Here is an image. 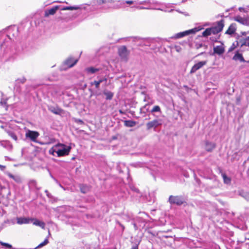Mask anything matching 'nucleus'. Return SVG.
Here are the masks:
<instances>
[{
  "instance_id": "obj_41",
  "label": "nucleus",
  "mask_w": 249,
  "mask_h": 249,
  "mask_svg": "<svg viewBox=\"0 0 249 249\" xmlns=\"http://www.w3.org/2000/svg\"><path fill=\"white\" fill-rule=\"evenodd\" d=\"M142 42L143 43V44L145 45H148V44H147V42H148V40H142Z\"/></svg>"
},
{
  "instance_id": "obj_50",
  "label": "nucleus",
  "mask_w": 249,
  "mask_h": 249,
  "mask_svg": "<svg viewBox=\"0 0 249 249\" xmlns=\"http://www.w3.org/2000/svg\"><path fill=\"white\" fill-rule=\"evenodd\" d=\"M133 225H134V226L136 228V224L134 223V224H133Z\"/></svg>"
},
{
  "instance_id": "obj_7",
  "label": "nucleus",
  "mask_w": 249,
  "mask_h": 249,
  "mask_svg": "<svg viewBox=\"0 0 249 249\" xmlns=\"http://www.w3.org/2000/svg\"><path fill=\"white\" fill-rule=\"evenodd\" d=\"M39 136V134L38 132L36 131H32L28 129L25 134V137L29 138L30 140L33 142H36V139Z\"/></svg>"
},
{
  "instance_id": "obj_9",
  "label": "nucleus",
  "mask_w": 249,
  "mask_h": 249,
  "mask_svg": "<svg viewBox=\"0 0 249 249\" xmlns=\"http://www.w3.org/2000/svg\"><path fill=\"white\" fill-rule=\"evenodd\" d=\"M207 61H202L195 64L190 71V73H194L207 64Z\"/></svg>"
},
{
  "instance_id": "obj_37",
  "label": "nucleus",
  "mask_w": 249,
  "mask_h": 249,
  "mask_svg": "<svg viewBox=\"0 0 249 249\" xmlns=\"http://www.w3.org/2000/svg\"><path fill=\"white\" fill-rule=\"evenodd\" d=\"M245 199L249 200V194L245 193L244 195L242 196Z\"/></svg>"
},
{
  "instance_id": "obj_27",
  "label": "nucleus",
  "mask_w": 249,
  "mask_h": 249,
  "mask_svg": "<svg viewBox=\"0 0 249 249\" xmlns=\"http://www.w3.org/2000/svg\"><path fill=\"white\" fill-rule=\"evenodd\" d=\"M57 147H58L57 146V144L54 145L49 150V154L52 155H54V153L57 154Z\"/></svg>"
},
{
  "instance_id": "obj_12",
  "label": "nucleus",
  "mask_w": 249,
  "mask_h": 249,
  "mask_svg": "<svg viewBox=\"0 0 249 249\" xmlns=\"http://www.w3.org/2000/svg\"><path fill=\"white\" fill-rule=\"evenodd\" d=\"M233 19L243 25H247L248 23V19L246 18H243L239 16H235Z\"/></svg>"
},
{
  "instance_id": "obj_22",
  "label": "nucleus",
  "mask_w": 249,
  "mask_h": 249,
  "mask_svg": "<svg viewBox=\"0 0 249 249\" xmlns=\"http://www.w3.org/2000/svg\"><path fill=\"white\" fill-rule=\"evenodd\" d=\"M215 147V144L213 143L206 142L205 149L207 151H212Z\"/></svg>"
},
{
  "instance_id": "obj_29",
  "label": "nucleus",
  "mask_w": 249,
  "mask_h": 249,
  "mask_svg": "<svg viewBox=\"0 0 249 249\" xmlns=\"http://www.w3.org/2000/svg\"><path fill=\"white\" fill-rule=\"evenodd\" d=\"M212 35L210 28L206 29L203 33L202 36L204 37H207L208 36Z\"/></svg>"
},
{
  "instance_id": "obj_26",
  "label": "nucleus",
  "mask_w": 249,
  "mask_h": 249,
  "mask_svg": "<svg viewBox=\"0 0 249 249\" xmlns=\"http://www.w3.org/2000/svg\"><path fill=\"white\" fill-rule=\"evenodd\" d=\"M104 94L106 95V100H111L113 96V93L110 91H106L104 92Z\"/></svg>"
},
{
  "instance_id": "obj_40",
  "label": "nucleus",
  "mask_w": 249,
  "mask_h": 249,
  "mask_svg": "<svg viewBox=\"0 0 249 249\" xmlns=\"http://www.w3.org/2000/svg\"><path fill=\"white\" fill-rule=\"evenodd\" d=\"M175 48L177 52H179L181 50V48L179 46H176Z\"/></svg>"
},
{
  "instance_id": "obj_23",
  "label": "nucleus",
  "mask_w": 249,
  "mask_h": 249,
  "mask_svg": "<svg viewBox=\"0 0 249 249\" xmlns=\"http://www.w3.org/2000/svg\"><path fill=\"white\" fill-rule=\"evenodd\" d=\"M6 133L8 135L10 136L13 140L17 141L18 140V138L16 135V134L12 130H6Z\"/></svg>"
},
{
  "instance_id": "obj_34",
  "label": "nucleus",
  "mask_w": 249,
  "mask_h": 249,
  "mask_svg": "<svg viewBox=\"0 0 249 249\" xmlns=\"http://www.w3.org/2000/svg\"><path fill=\"white\" fill-rule=\"evenodd\" d=\"M223 177L225 183H229L230 182L231 179H230V178L227 177L225 175H223Z\"/></svg>"
},
{
  "instance_id": "obj_20",
  "label": "nucleus",
  "mask_w": 249,
  "mask_h": 249,
  "mask_svg": "<svg viewBox=\"0 0 249 249\" xmlns=\"http://www.w3.org/2000/svg\"><path fill=\"white\" fill-rule=\"evenodd\" d=\"M107 81V79L106 78H104L101 79L98 81H94L93 82H92L90 83V84L92 86L94 85L95 86L96 89H99L100 84L102 82H103L104 81L106 82Z\"/></svg>"
},
{
  "instance_id": "obj_11",
  "label": "nucleus",
  "mask_w": 249,
  "mask_h": 249,
  "mask_svg": "<svg viewBox=\"0 0 249 249\" xmlns=\"http://www.w3.org/2000/svg\"><path fill=\"white\" fill-rule=\"evenodd\" d=\"M6 174L11 179H13L16 183L20 184L22 182V179L19 175H13L9 172H6Z\"/></svg>"
},
{
  "instance_id": "obj_39",
  "label": "nucleus",
  "mask_w": 249,
  "mask_h": 249,
  "mask_svg": "<svg viewBox=\"0 0 249 249\" xmlns=\"http://www.w3.org/2000/svg\"><path fill=\"white\" fill-rule=\"evenodd\" d=\"M6 168V166L0 164V170L3 171Z\"/></svg>"
},
{
  "instance_id": "obj_44",
  "label": "nucleus",
  "mask_w": 249,
  "mask_h": 249,
  "mask_svg": "<svg viewBox=\"0 0 249 249\" xmlns=\"http://www.w3.org/2000/svg\"><path fill=\"white\" fill-rule=\"evenodd\" d=\"M119 225L121 226V227L122 228L123 230H124V227L120 223H119Z\"/></svg>"
},
{
  "instance_id": "obj_19",
  "label": "nucleus",
  "mask_w": 249,
  "mask_h": 249,
  "mask_svg": "<svg viewBox=\"0 0 249 249\" xmlns=\"http://www.w3.org/2000/svg\"><path fill=\"white\" fill-rule=\"evenodd\" d=\"M235 61H239L242 62H245V59H244L241 53H240L238 52H236L235 54L233 57L232 58Z\"/></svg>"
},
{
  "instance_id": "obj_21",
  "label": "nucleus",
  "mask_w": 249,
  "mask_h": 249,
  "mask_svg": "<svg viewBox=\"0 0 249 249\" xmlns=\"http://www.w3.org/2000/svg\"><path fill=\"white\" fill-rule=\"evenodd\" d=\"M32 222H33L34 225L39 226L43 229H45V224L44 222L39 221V220L35 218H34L33 221Z\"/></svg>"
},
{
  "instance_id": "obj_33",
  "label": "nucleus",
  "mask_w": 249,
  "mask_h": 249,
  "mask_svg": "<svg viewBox=\"0 0 249 249\" xmlns=\"http://www.w3.org/2000/svg\"><path fill=\"white\" fill-rule=\"evenodd\" d=\"M120 4L127 3L129 4H132L133 3V1L132 0H126V1H119Z\"/></svg>"
},
{
  "instance_id": "obj_49",
  "label": "nucleus",
  "mask_w": 249,
  "mask_h": 249,
  "mask_svg": "<svg viewBox=\"0 0 249 249\" xmlns=\"http://www.w3.org/2000/svg\"><path fill=\"white\" fill-rule=\"evenodd\" d=\"M134 39L136 40H140V38H138L137 37H135Z\"/></svg>"
},
{
  "instance_id": "obj_16",
  "label": "nucleus",
  "mask_w": 249,
  "mask_h": 249,
  "mask_svg": "<svg viewBox=\"0 0 249 249\" xmlns=\"http://www.w3.org/2000/svg\"><path fill=\"white\" fill-rule=\"evenodd\" d=\"M214 53L219 55L222 54L225 51L224 47L222 44L219 46H217L213 48Z\"/></svg>"
},
{
  "instance_id": "obj_1",
  "label": "nucleus",
  "mask_w": 249,
  "mask_h": 249,
  "mask_svg": "<svg viewBox=\"0 0 249 249\" xmlns=\"http://www.w3.org/2000/svg\"><path fill=\"white\" fill-rule=\"evenodd\" d=\"M57 155L58 157H62L69 155L71 147L64 144H57Z\"/></svg>"
},
{
  "instance_id": "obj_48",
  "label": "nucleus",
  "mask_w": 249,
  "mask_h": 249,
  "mask_svg": "<svg viewBox=\"0 0 249 249\" xmlns=\"http://www.w3.org/2000/svg\"><path fill=\"white\" fill-rule=\"evenodd\" d=\"M45 192H46V193L47 195L48 196H49V194H48V191H47V190H46V191H45Z\"/></svg>"
},
{
  "instance_id": "obj_25",
  "label": "nucleus",
  "mask_w": 249,
  "mask_h": 249,
  "mask_svg": "<svg viewBox=\"0 0 249 249\" xmlns=\"http://www.w3.org/2000/svg\"><path fill=\"white\" fill-rule=\"evenodd\" d=\"M87 72L89 73H94L99 71V69L95 68L94 67H89L86 69Z\"/></svg>"
},
{
  "instance_id": "obj_47",
  "label": "nucleus",
  "mask_w": 249,
  "mask_h": 249,
  "mask_svg": "<svg viewBox=\"0 0 249 249\" xmlns=\"http://www.w3.org/2000/svg\"><path fill=\"white\" fill-rule=\"evenodd\" d=\"M131 249H138V248L136 247H133Z\"/></svg>"
},
{
  "instance_id": "obj_5",
  "label": "nucleus",
  "mask_w": 249,
  "mask_h": 249,
  "mask_svg": "<svg viewBox=\"0 0 249 249\" xmlns=\"http://www.w3.org/2000/svg\"><path fill=\"white\" fill-rule=\"evenodd\" d=\"M168 201L172 205H181L184 202V200L181 196H170Z\"/></svg>"
},
{
  "instance_id": "obj_43",
  "label": "nucleus",
  "mask_w": 249,
  "mask_h": 249,
  "mask_svg": "<svg viewBox=\"0 0 249 249\" xmlns=\"http://www.w3.org/2000/svg\"><path fill=\"white\" fill-rule=\"evenodd\" d=\"M217 39L216 38H213V37H212V38H211V39L213 41H216L217 40Z\"/></svg>"
},
{
  "instance_id": "obj_17",
  "label": "nucleus",
  "mask_w": 249,
  "mask_h": 249,
  "mask_svg": "<svg viewBox=\"0 0 249 249\" xmlns=\"http://www.w3.org/2000/svg\"><path fill=\"white\" fill-rule=\"evenodd\" d=\"M236 30V25L235 23H232L229 26L228 29L225 32L226 34L232 35L234 33Z\"/></svg>"
},
{
  "instance_id": "obj_35",
  "label": "nucleus",
  "mask_w": 249,
  "mask_h": 249,
  "mask_svg": "<svg viewBox=\"0 0 249 249\" xmlns=\"http://www.w3.org/2000/svg\"><path fill=\"white\" fill-rule=\"evenodd\" d=\"M26 81V79L24 77H22L17 80V82L18 83H24Z\"/></svg>"
},
{
  "instance_id": "obj_10",
  "label": "nucleus",
  "mask_w": 249,
  "mask_h": 249,
  "mask_svg": "<svg viewBox=\"0 0 249 249\" xmlns=\"http://www.w3.org/2000/svg\"><path fill=\"white\" fill-rule=\"evenodd\" d=\"M34 218L25 217H17V223L19 225L29 224L32 221Z\"/></svg>"
},
{
  "instance_id": "obj_28",
  "label": "nucleus",
  "mask_w": 249,
  "mask_h": 249,
  "mask_svg": "<svg viewBox=\"0 0 249 249\" xmlns=\"http://www.w3.org/2000/svg\"><path fill=\"white\" fill-rule=\"evenodd\" d=\"M80 8L78 6H66L61 9V10H77Z\"/></svg>"
},
{
  "instance_id": "obj_2",
  "label": "nucleus",
  "mask_w": 249,
  "mask_h": 249,
  "mask_svg": "<svg viewBox=\"0 0 249 249\" xmlns=\"http://www.w3.org/2000/svg\"><path fill=\"white\" fill-rule=\"evenodd\" d=\"M201 29H202V28H199V27L194 28L190 29V30H186V31H183V32L176 34L173 37H172V38H181L183 36H188L190 34H195L197 32L201 30Z\"/></svg>"
},
{
  "instance_id": "obj_14",
  "label": "nucleus",
  "mask_w": 249,
  "mask_h": 249,
  "mask_svg": "<svg viewBox=\"0 0 249 249\" xmlns=\"http://www.w3.org/2000/svg\"><path fill=\"white\" fill-rule=\"evenodd\" d=\"M48 109L53 113L59 115L62 113L63 110L58 107L50 106L49 107Z\"/></svg>"
},
{
  "instance_id": "obj_31",
  "label": "nucleus",
  "mask_w": 249,
  "mask_h": 249,
  "mask_svg": "<svg viewBox=\"0 0 249 249\" xmlns=\"http://www.w3.org/2000/svg\"><path fill=\"white\" fill-rule=\"evenodd\" d=\"M161 112L160 108L159 106H154L151 110V112Z\"/></svg>"
},
{
  "instance_id": "obj_30",
  "label": "nucleus",
  "mask_w": 249,
  "mask_h": 249,
  "mask_svg": "<svg viewBox=\"0 0 249 249\" xmlns=\"http://www.w3.org/2000/svg\"><path fill=\"white\" fill-rule=\"evenodd\" d=\"M48 243H49L48 239L47 238H46L43 242H42L40 244H39L35 249L40 248L46 245L47 244H48Z\"/></svg>"
},
{
  "instance_id": "obj_4",
  "label": "nucleus",
  "mask_w": 249,
  "mask_h": 249,
  "mask_svg": "<svg viewBox=\"0 0 249 249\" xmlns=\"http://www.w3.org/2000/svg\"><path fill=\"white\" fill-rule=\"evenodd\" d=\"M224 26V21L222 19L217 22V24L215 26L210 28L211 34L216 35L221 32Z\"/></svg>"
},
{
  "instance_id": "obj_6",
  "label": "nucleus",
  "mask_w": 249,
  "mask_h": 249,
  "mask_svg": "<svg viewBox=\"0 0 249 249\" xmlns=\"http://www.w3.org/2000/svg\"><path fill=\"white\" fill-rule=\"evenodd\" d=\"M129 53L126 47L124 46H121L118 49L119 55L121 59L124 61H127Z\"/></svg>"
},
{
  "instance_id": "obj_18",
  "label": "nucleus",
  "mask_w": 249,
  "mask_h": 249,
  "mask_svg": "<svg viewBox=\"0 0 249 249\" xmlns=\"http://www.w3.org/2000/svg\"><path fill=\"white\" fill-rule=\"evenodd\" d=\"M28 186L30 189H37L39 190L40 189L39 187H38L37 186V182L34 179H31L29 180L28 182Z\"/></svg>"
},
{
  "instance_id": "obj_13",
  "label": "nucleus",
  "mask_w": 249,
  "mask_h": 249,
  "mask_svg": "<svg viewBox=\"0 0 249 249\" xmlns=\"http://www.w3.org/2000/svg\"><path fill=\"white\" fill-rule=\"evenodd\" d=\"M59 8V6H55L50 9L46 10L45 12V16L48 17L49 15H54Z\"/></svg>"
},
{
  "instance_id": "obj_42",
  "label": "nucleus",
  "mask_w": 249,
  "mask_h": 249,
  "mask_svg": "<svg viewBox=\"0 0 249 249\" xmlns=\"http://www.w3.org/2000/svg\"><path fill=\"white\" fill-rule=\"evenodd\" d=\"M237 46H235V45H233L232 44V46L231 47V48L230 49L229 51H231L232 50H233L235 48H236Z\"/></svg>"
},
{
  "instance_id": "obj_32",
  "label": "nucleus",
  "mask_w": 249,
  "mask_h": 249,
  "mask_svg": "<svg viewBox=\"0 0 249 249\" xmlns=\"http://www.w3.org/2000/svg\"><path fill=\"white\" fill-rule=\"evenodd\" d=\"M80 190H81V192L85 194V193H86L88 191V188L86 186H83L80 187Z\"/></svg>"
},
{
  "instance_id": "obj_8",
  "label": "nucleus",
  "mask_w": 249,
  "mask_h": 249,
  "mask_svg": "<svg viewBox=\"0 0 249 249\" xmlns=\"http://www.w3.org/2000/svg\"><path fill=\"white\" fill-rule=\"evenodd\" d=\"M162 124L161 120L155 119L146 124L147 129H150L152 128H156Z\"/></svg>"
},
{
  "instance_id": "obj_36",
  "label": "nucleus",
  "mask_w": 249,
  "mask_h": 249,
  "mask_svg": "<svg viewBox=\"0 0 249 249\" xmlns=\"http://www.w3.org/2000/svg\"><path fill=\"white\" fill-rule=\"evenodd\" d=\"M96 2L98 5H101L103 3H106L105 0H97Z\"/></svg>"
},
{
  "instance_id": "obj_38",
  "label": "nucleus",
  "mask_w": 249,
  "mask_h": 249,
  "mask_svg": "<svg viewBox=\"0 0 249 249\" xmlns=\"http://www.w3.org/2000/svg\"><path fill=\"white\" fill-rule=\"evenodd\" d=\"M106 3H112L115 2L117 0H105Z\"/></svg>"
},
{
  "instance_id": "obj_45",
  "label": "nucleus",
  "mask_w": 249,
  "mask_h": 249,
  "mask_svg": "<svg viewBox=\"0 0 249 249\" xmlns=\"http://www.w3.org/2000/svg\"><path fill=\"white\" fill-rule=\"evenodd\" d=\"M242 34L243 35H245V36H246V35L247 34V32H243V33H242Z\"/></svg>"
},
{
  "instance_id": "obj_3",
  "label": "nucleus",
  "mask_w": 249,
  "mask_h": 249,
  "mask_svg": "<svg viewBox=\"0 0 249 249\" xmlns=\"http://www.w3.org/2000/svg\"><path fill=\"white\" fill-rule=\"evenodd\" d=\"M233 45L235 46H238L241 49H243L245 47L249 48V36L239 38Z\"/></svg>"
},
{
  "instance_id": "obj_24",
  "label": "nucleus",
  "mask_w": 249,
  "mask_h": 249,
  "mask_svg": "<svg viewBox=\"0 0 249 249\" xmlns=\"http://www.w3.org/2000/svg\"><path fill=\"white\" fill-rule=\"evenodd\" d=\"M136 124V122L133 121L127 120L124 122V125L127 127H133Z\"/></svg>"
},
{
  "instance_id": "obj_46",
  "label": "nucleus",
  "mask_w": 249,
  "mask_h": 249,
  "mask_svg": "<svg viewBox=\"0 0 249 249\" xmlns=\"http://www.w3.org/2000/svg\"><path fill=\"white\" fill-rule=\"evenodd\" d=\"M239 11H242L243 10V8L242 7H239Z\"/></svg>"
},
{
  "instance_id": "obj_15",
  "label": "nucleus",
  "mask_w": 249,
  "mask_h": 249,
  "mask_svg": "<svg viewBox=\"0 0 249 249\" xmlns=\"http://www.w3.org/2000/svg\"><path fill=\"white\" fill-rule=\"evenodd\" d=\"M77 61V59H74L72 57H70L66 60L65 64L68 67L71 68L75 65Z\"/></svg>"
}]
</instances>
